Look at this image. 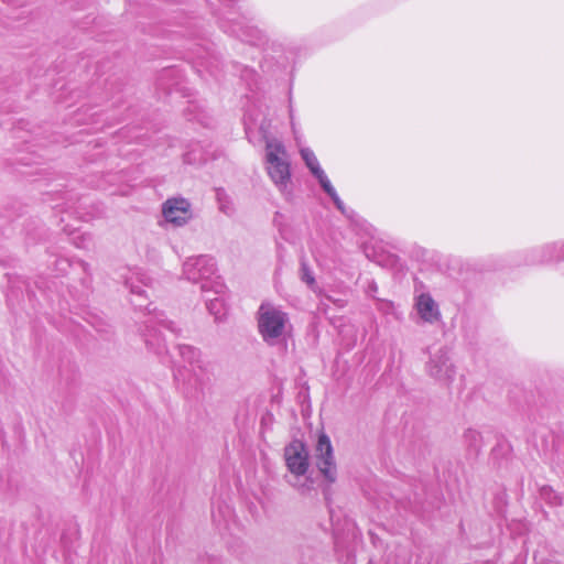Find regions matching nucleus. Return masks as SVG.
<instances>
[{
    "mask_svg": "<svg viewBox=\"0 0 564 564\" xmlns=\"http://www.w3.org/2000/svg\"><path fill=\"white\" fill-rule=\"evenodd\" d=\"M258 332L269 346L285 344L292 332L289 314L278 305L262 303L257 313Z\"/></svg>",
    "mask_w": 564,
    "mask_h": 564,
    "instance_id": "f257e3e1",
    "label": "nucleus"
},
{
    "mask_svg": "<svg viewBox=\"0 0 564 564\" xmlns=\"http://www.w3.org/2000/svg\"><path fill=\"white\" fill-rule=\"evenodd\" d=\"M283 458L288 484L302 492L310 491L313 479L310 475V453L305 444L299 440L292 441L284 447Z\"/></svg>",
    "mask_w": 564,
    "mask_h": 564,
    "instance_id": "f03ea898",
    "label": "nucleus"
},
{
    "mask_svg": "<svg viewBox=\"0 0 564 564\" xmlns=\"http://www.w3.org/2000/svg\"><path fill=\"white\" fill-rule=\"evenodd\" d=\"M264 169L278 191L284 196H290L292 193L291 167L289 155L282 141L274 138L267 139Z\"/></svg>",
    "mask_w": 564,
    "mask_h": 564,
    "instance_id": "7ed1b4c3",
    "label": "nucleus"
},
{
    "mask_svg": "<svg viewBox=\"0 0 564 564\" xmlns=\"http://www.w3.org/2000/svg\"><path fill=\"white\" fill-rule=\"evenodd\" d=\"M216 262L209 256L189 257L182 269L184 278L193 283H200L202 290H206L209 284H216ZM217 285L221 288L220 284Z\"/></svg>",
    "mask_w": 564,
    "mask_h": 564,
    "instance_id": "20e7f679",
    "label": "nucleus"
},
{
    "mask_svg": "<svg viewBox=\"0 0 564 564\" xmlns=\"http://www.w3.org/2000/svg\"><path fill=\"white\" fill-rule=\"evenodd\" d=\"M314 455L319 473L327 481L334 482L337 477V468L332 442L325 433L318 435Z\"/></svg>",
    "mask_w": 564,
    "mask_h": 564,
    "instance_id": "39448f33",
    "label": "nucleus"
},
{
    "mask_svg": "<svg viewBox=\"0 0 564 564\" xmlns=\"http://www.w3.org/2000/svg\"><path fill=\"white\" fill-rule=\"evenodd\" d=\"M299 151L302 160L304 161L306 167L310 170L311 174L318 181L322 188L329 195V197L335 203L336 207L341 210L343 202L340 200L336 189L332 185L325 171L322 169L314 151L306 147H300Z\"/></svg>",
    "mask_w": 564,
    "mask_h": 564,
    "instance_id": "423d86ee",
    "label": "nucleus"
},
{
    "mask_svg": "<svg viewBox=\"0 0 564 564\" xmlns=\"http://www.w3.org/2000/svg\"><path fill=\"white\" fill-rule=\"evenodd\" d=\"M162 215L165 223L181 227L192 218V207L183 197H172L162 205Z\"/></svg>",
    "mask_w": 564,
    "mask_h": 564,
    "instance_id": "0eeeda50",
    "label": "nucleus"
},
{
    "mask_svg": "<svg viewBox=\"0 0 564 564\" xmlns=\"http://www.w3.org/2000/svg\"><path fill=\"white\" fill-rule=\"evenodd\" d=\"M427 373L442 383H449L454 379L455 369L448 354L440 349L434 352L426 365Z\"/></svg>",
    "mask_w": 564,
    "mask_h": 564,
    "instance_id": "6e6552de",
    "label": "nucleus"
},
{
    "mask_svg": "<svg viewBox=\"0 0 564 564\" xmlns=\"http://www.w3.org/2000/svg\"><path fill=\"white\" fill-rule=\"evenodd\" d=\"M415 308L420 318L425 323L434 324L441 318L437 303L427 293H423L416 297Z\"/></svg>",
    "mask_w": 564,
    "mask_h": 564,
    "instance_id": "1a4fd4ad",
    "label": "nucleus"
},
{
    "mask_svg": "<svg viewBox=\"0 0 564 564\" xmlns=\"http://www.w3.org/2000/svg\"><path fill=\"white\" fill-rule=\"evenodd\" d=\"M207 307L210 314H213L216 319L223 318L226 314L225 303L221 299H209Z\"/></svg>",
    "mask_w": 564,
    "mask_h": 564,
    "instance_id": "9d476101",
    "label": "nucleus"
},
{
    "mask_svg": "<svg viewBox=\"0 0 564 564\" xmlns=\"http://www.w3.org/2000/svg\"><path fill=\"white\" fill-rule=\"evenodd\" d=\"M181 355L183 359L189 365H195L200 362V351L191 346L181 347Z\"/></svg>",
    "mask_w": 564,
    "mask_h": 564,
    "instance_id": "9b49d317",
    "label": "nucleus"
},
{
    "mask_svg": "<svg viewBox=\"0 0 564 564\" xmlns=\"http://www.w3.org/2000/svg\"><path fill=\"white\" fill-rule=\"evenodd\" d=\"M302 280L310 286L314 284V276L306 267L302 270Z\"/></svg>",
    "mask_w": 564,
    "mask_h": 564,
    "instance_id": "f8f14e48",
    "label": "nucleus"
},
{
    "mask_svg": "<svg viewBox=\"0 0 564 564\" xmlns=\"http://www.w3.org/2000/svg\"><path fill=\"white\" fill-rule=\"evenodd\" d=\"M290 123H291L292 132L294 134V139H295L296 143L300 145L301 138H300V133H299V130H297V127H296V123L294 121L292 113L290 115Z\"/></svg>",
    "mask_w": 564,
    "mask_h": 564,
    "instance_id": "ddd939ff",
    "label": "nucleus"
}]
</instances>
